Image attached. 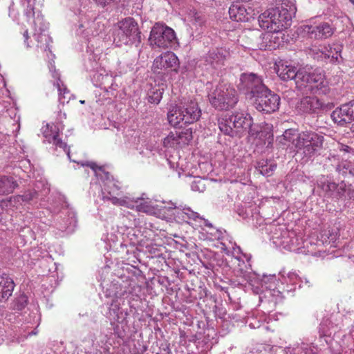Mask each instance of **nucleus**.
I'll list each match as a JSON object with an SVG mask.
<instances>
[{"mask_svg":"<svg viewBox=\"0 0 354 354\" xmlns=\"http://www.w3.org/2000/svg\"><path fill=\"white\" fill-rule=\"evenodd\" d=\"M108 198L109 201H110L113 205L124 206L131 209L135 208L136 198H131L127 196H124L120 198L116 196H111Z\"/></svg>","mask_w":354,"mask_h":354,"instance_id":"nucleus-35","label":"nucleus"},{"mask_svg":"<svg viewBox=\"0 0 354 354\" xmlns=\"http://www.w3.org/2000/svg\"><path fill=\"white\" fill-rule=\"evenodd\" d=\"M174 209H176L175 217L183 221L187 222V220L196 221L199 218L198 213L193 211L189 207L186 205H174Z\"/></svg>","mask_w":354,"mask_h":354,"instance_id":"nucleus-26","label":"nucleus"},{"mask_svg":"<svg viewBox=\"0 0 354 354\" xmlns=\"http://www.w3.org/2000/svg\"><path fill=\"white\" fill-rule=\"evenodd\" d=\"M270 280L271 281L270 284L268 286H267L266 288H268L269 289H272V288H275V285H276V275L275 274H272V275L270 274L269 276V278H268V277L263 276V282L267 283V281H270Z\"/></svg>","mask_w":354,"mask_h":354,"instance_id":"nucleus-46","label":"nucleus"},{"mask_svg":"<svg viewBox=\"0 0 354 354\" xmlns=\"http://www.w3.org/2000/svg\"><path fill=\"white\" fill-rule=\"evenodd\" d=\"M304 282L308 287L311 286L310 281L307 278H304Z\"/></svg>","mask_w":354,"mask_h":354,"instance_id":"nucleus-55","label":"nucleus"},{"mask_svg":"<svg viewBox=\"0 0 354 354\" xmlns=\"http://www.w3.org/2000/svg\"><path fill=\"white\" fill-rule=\"evenodd\" d=\"M253 125L252 118L248 113L236 111L227 118H222L218 123L221 131L231 137L247 130L250 133Z\"/></svg>","mask_w":354,"mask_h":354,"instance_id":"nucleus-6","label":"nucleus"},{"mask_svg":"<svg viewBox=\"0 0 354 354\" xmlns=\"http://www.w3.org/2000/svg\"><path fill=\"white\" fill-rule=\"evenodd\" d=\"M178 64V57L172 52H167L157 57L153 63V68L156 69H167L174 68Z\"/></svg>","mask_w":354,"mask_h":354,"instance_id":"nucleus-23","label":"nucleus"},{"mask_svg":"<svg viewBox=\"0 0 354 354\" xmlns=\"http://www.w3.org/2000/svg\"><path fill=\"white\" fill-rule=\"evenodd\" d=\"M290 242H291V245H294V241H293V240H290Z\"/></svg>","mask_w":354,"mask_h":354,"instance_id":"nucleus-62","label":"nucleus"},{"mask_svg":"<svg viewBox=\"0 0 354 354\" xmlns=\"http://www.w3.org/2000/svg\"><path fill=\"white\" fill-rule=\"evenodd\" d=\"M339 155L336 154H330V156L327 158L328 160H331L332 159L334 160V161H337V164L335 165V171L342 175H345L347 174L348 171L350 168V162L346 160H342L341 162L339 161V159L337 157Z\"/></svg>","mask_w":354,"mask_h":354,"instance_id":"nucleus-34","label":"nucleus"},{"mask_svg":"<svg viewBox=\"0 0 354 354\" xmlns=\"http://www.w3.org/2000/svg\"><path fill=\"white\" fill-rule=\"evenodd\" d=\"M339 354H354V349H353V348L346 349V350L342 351V352Z\"/></svg>","mask_w":354,"mask_h":354,"instance_id":"nucleus-51","label":"nucleus"},{"mask_svg":"<svg viewBox=\"0 0 354 354\" xmlns=\"http://www.w3.org/2000/svg\"><path fill=\"white\" fill-rule=\"evenodd\" d=\"M321 187L328 196L335 198H339L346 194H349L351 190V185H346L344 180L339 183H335L330 180L326 179L322 182Z\"/></svg>","mask_w":354,"mask_h":354,"instance_id":"nucleus-15","label":"nucleus"},{"mask_svg":"<svg viewBox=\"0 0 354 354\" xmlns=\"http://www.w3.org/2000/svg\"><path fill=\"white\" fill-rule=\"evenodd\" d=\"M201 116V110L198 103L193 100L185 103L183 106H171L167 113L169 124L179 128L198 121Z\"/></svg>","mask_w":354,"mask_h":354,"instance_id":"nucleus-3","label":"nucleus"},{"mask_svg":"<svg viewBox=\"0 0 354 354\" xmlns=\"http://www.w3.org/2000/svg\"><path fill=\"white\" fill-rule=\"evenodd\" d=\"M342 51V47L339 45H333V46L328 45L324 46L322 49V54L324 58L330 59L332 62H337L339 57H340V53Z\"/></svg>","mask_w":354,"mask_h":354,"instance_id":"nucleus-30","label":"nucleus"},{"mask_svg":"<svg viewBox=\"0 0 354 354\" xmlns=\"http://www.w3.org/2000/svg\"><path fill=\"white\" fill-rule=\"evenodd\" d=\"M5 139V136L0 132V145H1V142L3 141Z\"/></svg>","mask_w":354,"mask_h":354,"instance_id":"nucleus-53","label":"nucleus"},{"mask_svg":"<svg viewBox=\"0 0 354 354\" xmlns=\"http://www.w3.org/2000/svg\"><path fill=\"white\" fill-rule=\"evenodd\" d=\"M28 304V297L21 294L16 297L12 303V308L15 310L21 311L26 308Z\"/></svg>","mask_w":354,"mask_h":354,"instance_id":"nucleus-38","label":"nucleus"},{"mask_svg":"<svg viewBox=\"0 0 354 354\" xmlns=\"http://www.w3.org/2000/svg\"><path fill=\"white\" fill-rule=\"evenodd\" d=\"M128 313L124 312L120 308V304L117 300L113 299L109 308L107 317L111 322V324L115 328L117 327V324H122L126 322Z\"/></svg>","mask_w":354,"mask_h":354,"instance_id":"nucleus-22","label":"nucleus"},{"mask_svg":"<svg viewBox=\"0 0 354 354\" xmlns=\"http://www.w3.org/2000/svg\"><path fill=\"white\" fill-rule=\"evenodd\" d=\"M15 283L8 274L0 276V300L6 301L12 294Z\"/></svg>","mask_w":354,"mask_h":354,"instance_id":"nucleus-25","label":"nucleus"},{"mask_svg":"<svg viewBox=\"0 0 354 354\" xmlns=\"http://www.w3.org/2000/svg\"><path fill=\"white\" fill-rule=\"evenodd\" d=\"M57 88L59 92V101L62 104L68 102L71 99V93L69 90L66 88L64 84L61 81L59 77H57L56 83L54 84Z\"/></svg>","mask_w":354,"mask_h":354,"instance_id":"nucleus-33","label":"nucleus"},{"mask_svg":"<svg viewBox=\"0 0 354 354\" xmlns=\"http://www.w3.org/2000/svg\"><path fill=\"white\" fill-rule=\"evenodd\" d=\"M76 223L75 212L68 205H66L65 207H62L60 215L57 220V227L61 231H72Z\"/></svg>","mask_w":354,"mask_h":354,"instance_id":"nucleus-16","label":"nucleus"},{"mask_svg":"<svg viewBox=\"0 0 354 354\" xmlns=\"http://www.w3.org/2000/svg\"><path fill=\"white\" fill-rule=\"evenodd\" d=\"M118 30L114 35V41L121 44H135L138 46L141 42V32L137 22L131 17H127L118 23Z\"/></svg>","mask_w":354,"mask_h":354,"instance_id":"nucleus-8","label":"nucleus"},{"mask_svg":"<svg viewBox=\"0 0 354 354\" xmlns=\"http://www.w3.org/2000/svg\"><path fill=\"white\" fill-rule=\"evenodd\" d=\"M278 76L283 81L293 80L297 86L299 71L292 66L283 65L278 66L277 71Z\"/></svg>","mask_w":354,"mask_h":354,"instance_id":"nucleus-27","label":"nucleus"},{"mask_svg":"<svg viewBox=\"0 0 354 354\" xmlns=\"http://www.w3.org/2000/svg\"><path fill=\"white\" fill-rule=\"evenodd\" d=\"M207 97L210 104L220 111L233 108L239 101L238 93L235 88L223 82L211 89Z\"/></svg>","mask_w":354,"mask_h":354,"instance_id":"nucleus-4","label":"nucleus"},{"mask_svg":"<svg viewBox=\"0 0 354 354\" xmlns=\"http://www.w3.org/2000/svg\"><path fill=\"white\" fill-rule=\"evenodd\" d=\"M303 32L310 38L322 39L330 37L334 33V28L328 22H322L318 24H306L302 27Z\"/></svg>","mask_w":354,"mask_h":354,"instance_id":"nucleus-14","label":"nucleus"},{"mask_svg":"<svg viewBox=\"0 0 354 354\" xmlns=\"http://www.w3.org/2000/svg\"><path fill=\"white\" fill-rule=\"evenodd\" d=\"M243 256H244L245 257H246L248 260H249V259H250V257H248L246 254H243Z\"/></svg>","mask_w":354,"mask_h":354,"instance_id":"nucleus-63","label":"nucleus"},{"mask_svg":"<svg viewBox=\"0 0 354 354\" xmlns=\"http://www.w3.org/2000/svg\"><path fill=\"white\" fill-rule=\"evenodd\" d=\"M337 325H334L332 320L326 319L322 322L319 327L321 336L330 337L337 332Z\"/></svg>","mask_w":354,"mask_h":354,"instance_id":"nucleus-32","label":"nucleus"},{"mask_svg":"<svg viewBox=\"0 0 354 354\" xmlns=\"http://www.w3.org/2000/svg\"><path fill=\"white\" fill-rule=\"evenodd\" d=\"M249 134L257 140V145H265L269 147L272 144L273 134L268 127H261L254 124L253 127L250 129Z\"/></svg>","mask_w":354,"mask_h":354,"instance_id":"nucleus-17","label":"nucleus"},{"mask_svg":"<svg viewBox=\"0 0 354 354\" xmlns=\"http://www.w3.org/2000/svg\"><path fill=\"white\" fill-rule=\"evenodd\" d=\"M288 279H290V282H292V283H295V281L299 279L301 283L304 282V280L303 279H301L300 277H299V276L297 275V273L295 272H289L288 274Z\"/></svg>","mask_w":354,"mask_h":354,"instance_id":"nucleus-49","label":"nucleus"},{"mask_svg":"<svg viewBox=\"0 0 354 354\" xmlns=\"http://www.w3.org/2000/svg\"><path fill=\"white\" fill-rule=\"evenodd\" d=\"M20 197H10L0 201V221L11 219L12 214L18 209Z\"/></svg>","mask_w":354,"mask_h":354,"instance_id":"nucleus-20","label":"nucleus"},{"mask_svg":"<svg viewBox=\"0 0 354 354\" xmlns=\"http://www.w3.org/2000/svg\"><path fill=\"white\" fill-rule=\"evenodd\" d=\"M350 335L351 337L354 339V330L351 331Z\"/></svg>","mask_w":354,"mask_h":354,"instance_id":"nucleus-59","label":"nucleus"},{"mask_svg":"<svg viewBox=\"0 0 354 354\" xmlns=\"http://www.w3.org/2000/svg\"><path fill=\"white\" fill-rule=\"evenodd\" d=\"M34 39L37 41V47L44 51H50V43L52 42L50 37L46 33L48 24L44 21L43 16L37 15L33 21Z\"/></svg>","mask_w":354,"mask_h":354,"instance_id":"nucleus-12","label":"nucleus"},{"mask_svg":"<svg viewBox=\"0 0 354 354\" xmlns=\"http://www.w3.org/2000/svg\"><path fill=\"white\" fill-rule=\"evenodd\" d=\"M97 6L104 8L106 6L109 5L111 3H124L126 0H94Z\"/></svg>","mask_w":354,"mask_h":354,"instance_id":"nucleus-45","label":"nucleus"},{"mask_svg":"<svg viewBox=\"0 0 354 354\" xmlns=\"http://www.w3.org/2000/svg\"><path fill=\"white\" fill-rule=\"evenodd\" d=\"M230 18L235 21H248L256 15L251 8H245L243 6L232 4L229 8Z\"/></svg>","mask_w":354,"mask_h":354,"instance_id":"nucleus-21","label":"nucleus"},{"mask_svg":"<svg viewBox=\"0 0 354 354\" xmlns=\"http://www.w3.org/2000/svg\"><path fill=\"white\" fill-rule=\"evenodd\" d=\"M164 89L162 88L153 87L148 92V101L151 103L158 104L163 94Z\"/></svg>","mask_w":354,"mask_h":354,"instance_id":"nucleus-36","label":"nucleus"},{"mask_svg":"<svg viewBox=\"0 0 354 354\" xmlns=\"http://www.w3.org/2000/svg\"><path fill=\"white\" fill-rule=\"evenodd\" d=\"M230 57L229 48L214 47L210 48L201 59V64L207 70H219L225 66V62Z\"/></svg>","mask_w":354,"mask_h":354,"instance_id":"nucleus-11","label":"nucleus"},{"mask_svg":"<svg viewBox=\"0 0 354 354\" xmlns=\"http://www.w3.org/2000/svg\"><path fill=\"white\" fill-rule=\"evenodd\" d=\"M277 34V32L270 30L266 33L261 34L256 39L257 48L264 50H272L278 48L281 41Z\"/></svg>","mask_w":354,"mask_h":354,"instance_id":"nucleus-18","label":"nucleus"},{"mask_svg":"<svg viewBox=\"0 0 354 354\" xmlns=\"http://www.w3.org/2000/svg\"><path fill=\"white\" fill-rule=\"evenodd\" d=\"M299 133H297L295 130L292 129H289L285 131L283 134V139L288 142H290L294 145V142L297 139V136Z\"/></svg>","mask_w":354,"mask_h":354,"instance_id":"nucleus-42","label":"nucleus"},{"mask_svg":"<svg viewBox=\"0 0 354 354\" xmlns=\"http://www.w3.org/2000/svg\"><path fill=\"white\" fill-rule=\"evenodd\" d=\"M205 225H206V226H208V227H212V225L211 223H205Z\"/></svg>","mask_w":354,"mask_h":354,"instance_id":"nucleus-60","label":"nucleus"},{"mask_svg":"<svg viewBox=\"0 0 354 354\" xmlns=\"http://www.w3.org/2000/svg\"><path fill=\"white\" fill-rule=\"evenodd\" d=\"M241 88L247 90L257 110L271 113L279 109L280 97L263 84L262 80L254 73L242 74Z\"/></svg>","mask_w":354,"mask_h":354,"instance_id":"nucleus-1","label":"nucleus"},{"mask_svg":"<svg viewBox=\"0 0 354 354\" xmlns=\"http://www.w3.org/2000/svg\"><path fill=\"white\" fill-rule=\"evenodd\" d=\"M17 181L12 176H0V194H9L17 187Z\"/></svg>","mask_w":354,"mask_h":354,"instance_id":"nucleus-28","label":"nucleus"},{"mask_svg":"<svg viewBox=\"0 0 354 354\" xmlns=\"http://www.w3.org/2000/svg\"><path fill=\"white\" fill-rule=\"evenodd\" d=\"M331 118L335 123L342 127L351 124L354 121V100L335 109L331 113Z\"/></svg>","mask_w":354,"mask_h":354,"instance_id":"nucleus-13","label":"nucleus"},{"mask_svg":"<svg viewBox=\"0 0 354 354\" xmlns=\"http://www.w3.org/2000/svg\"><path fill=\"white\" fill-rule=\"evenodd\" d=\"M336 151H339L342 153L343 156H345L346 154H354V149L352 148L351 146L341 143L337 142L335 147V149H334Z\"/></svg>","mask_w":354,"mask_h":354,"instance_id":"nucleus-41","label":"nucleus"},{"mask_svg":"<svg viewBox=\"0 0 354 354\" xmlns=\"http://www.w3.org/2000/svg\"><path fill=\"white\" fill-rule=\"evenodd\" d=\"M234 252H236V253H237V254H239V253L241 252V248H240V247H239V246H236V248H234Z\"/></svg>","mask_w":354,"mask_h":354,"instance_id":"nucleus-54","label":"nucleus"},{"mask_svg":"<svg viewBox=\"0 0 354 354\" xmlns=\"http://www.w3.org/2000/svg\"><path fill=\"white\" fill-rule=\"evenodd\" d=\"M192 138V132L189 130L183 132H171L163 140V145L165 147H174L181 142L185 143L186 141H189Z\"/></svg>","mask_w":354,"mask_h":354,"instance_id":"nucleus-24","label":"nucleus"},{"mask_svg":"<svg viewBox=\"0 0 354 354\" xmlns=\"http://www.w3.org/2000/svg\"><path fill=\"white\" fill-rule=\"evenodd\" d=\"M323 103L315 97H303L297 104V109L304 113H318L322 109Z\"/></svg>","mask_w":354,"mask_h":354,"instance_id":"nucleus-19","label":"nucleus"},{"mask_svg":"<svg viewBox=\"0 0 354 354\" xmlns=\"http://www.w3.org/2000/svg\"><path fill=\"white\" fill-rule=\"evenodd\" d=\"M111 287L114 290L117 289V285L115 283L111 284Z\"/></svg>","mask_w":354,"mask_h":354,"instance_id":"nucleus-57","label":"nucleus"},{"mask_svg":"<svg viewBox=\"0 0 354 354\" xmlns=\"http://www.w3.org/2000/svg\"><path fill=\"white\" fill-rule=\"evenodd\" d=\"M55 145L56 147L63 149L65 151H67L68 149L67 148V145L60 138H59L58 136H53V138L51 140V142Z\"/></svg>","mask_w":354,"mask_h":354,"instance_id":"nucleus-44","label":"nucleus"},{"mask_svg":"<svg viewBox=\"0 0 354 354\" xmlns=\"http://www.w3.org/2000/svg\"><path fill=\"white\" fill-rule=\"evenodd\" d=\"M276 167V164L263 159L257 161L256 165V169L259 173L266 176H270Z\"/></svg>","mask_w":354,"mask_h":354,"instance_id":"nucleus-31","label":"nucleus"},{"mask_svg":"<svg viewBox=\"0 0 354 354\" xmlns=\"http://www.w3.org/2000/svg\"><path fill=\"white\" fill-rule=\"evenodd\" d=\"M324 136L313 131H304L297 136L294 146L304 156L310 158L323 145Z\"/></svg>","mask_w":354,"mask_h":354,"instance_id":"nucleus-7","label":"nucleus"},{"mask_svg":"<svg viewBox=\"0 0 354 354\" xmlns=\"http://www.w3.org/2000/svg\"><path fill=\"white\" fill-rule=\"evenodd\" d=\"M150 203L151 201L148 198H136L135 209L138 212H147L150 210Z\"/></svg>","mask_w":354,"mask_h":354,"instance_id":"nucleus-39","label":"nucleus"},{"mask_svg":"<svg viewBox=\"0 0 354 354\" xmlns=\"http://www.w3.org/2000/svg\"><path fill=\"white\" fill-rule=\"evenodd\" d=\"M263 348H264L265 351H268L270 354H276L278 351H281V352L283 351L280 347H277V346H263Z\"/></svg>","mask_w":354,"mask_h":354,"instance_id":"nucleus-48","label":"nucleus"},{"mask_svg":"<svg viewBox=\"0 0 354 354\" xmlns=\"http://www.w3.org/2000/svg\"><path fill=\"white\" fill-rule=\"evenodd\" d=\"M25 15L28 18L35 17L34 6L33 4H28L27 8L25 10Z\"/></svg>","mask_w":354,"mask_h":354,"instance_id":"nucleus-47","label":"nucleus"},{"mask_svg":"<svg viewBox=\"0 0 354 354\" xmlns=\"http://www.w3.org/2000/svg\"><path fill=\"white\" fill-rule=\"evenodd\" d=\"M26 1H27V3H28V4H33V3H32V2H33L35 0H26Z\"/></svg>","mask_w":354,"mask_h":354,"instance_id":"nucleus-58","label":"nucleus"},{"mask_svg":"<svg viewBox=\"0 0 354 354\" xmlns=\"http://www.w3.org/2000/svg\"><path fill=\"white\" fill-rule=\"evenodd\" d=\"M59 132V128L54 124H47L46 127L42 128V133L48 140V142H51L53 136H58Z\"/></svg>","mask_w":354,"mask_h":354,"instance_id":"nucleus-37","label":"nucleus"},{"mask_svg":"<svg viewBox=\"0 0 354 354\" xmlns=\"http://www.w3.org/2000/svg\"><path fill=\"white\" fill-rule=\"evenodd\" d=\"M296 10L292 1H283L281 6L269 9L259 16V25L263 29L278 33L290 26Z\"/></svg>","mask_w":354,"mask_h":354,"instance_id":"nucleus-2","label":"nucleus"},{"mask_svg":"<svg viewBox=\"0 0 354 354\" xmlns=\"http://www.w3.org/2000/svg\"><path fill=\"white\" fill-rule=\"evenodd\" d=\"M94 77H97V81L99 82L97 85L106 91L109 89L115 90L117 87V85L114 83V77H113L112 75H109L108 73H96L95 74Z\"/></svg>","mask_w":354,"mask_h":354,"instance_id":"nucleus-29","label":"nucleus"},{"mask_svg":"<svg viewBox=\"0 0 354 354\" xmlns=\"http://www.w3.org/2000/svg\"><path fill=\"white\" fill-rule=\"evenodd\" d=\"M248 354H266L265 353H263L262 351H260L258 352L257 351H250L248 353Z\"/></svg>","mask_w":354,"mask_h":354,"instance_id":"nucleus-52","label":"nucleus"},{"mask_svg":"<svg viewBox=\"0 0 354 354\" xmlns=\"http://www.w3.org/2000/svg\"><path fill=\"white\" fill-rule=\"evenodd\" d=\"M297 88L303 92L315 94H326L328 91V82L324 73L319 70L313 72L299 70Z\"/></svg>","mask_w":354,"mask_h":354,"instance_id":"nucleus-5","label":"nucleus"},{"mask_svg":"<svg viewBox=\"0 0 354 354\" xmlns=\"http://www.w3.org/2000/svg\"><path fill=\"white\" fill-rule=\"evenodd\" d=\"M106 295L107 297H111V296H112V295H111V292H110V293H107V292H106ZM122 295H124V293H123V292H121V293H120V292H117V291H115V292H114V293L113 294V296H114L115 298H120Z\"/></svg>","mask_w":354,"mask_h":354,"instance_id":"nucleus-50","label":"nucleus"},{"mask_svg":"<svg viewBox=\"0 0 354 354\" xmlns=\"http://www.w3.org/2000/svg\"><path fill=\"white\" fill-rule=\"evenodd\" d=\"M149 41L150 45L160 48H171L175 43L176 34L173 29L164 24L156 23L152 28Z\"/></svg>","mask_w":354,"mask_h":354,"instance_id":"nucleus-9","label":"nucleus"},{"mask_svg":"<svg viewBox=\"0 0 354 354\" xmlns=\"http://www.w3.org/2000/svg\"><path fill=\"white\" fill-rule=\"evenodd\" d=\"M24 39H25V42H26V41L28 40V31H25V32L24 33Z\"/></svg>","mask_w":354,"mask_h":354,"instance_id":"nucleus-56","label":"nucleus"},{"mask_svg":"<svg viewBox=\"0 0 354 354\" xmlns=\"http://www.w3.org/2000/svg\"><path fill=\"white\" fill-rule=\"evenodd\" d=\"M37 195V193L35 191H28L25 192L22 196L18 195L15 196V197H20V199L19 200L18 206L21 205V201H26L28 202L32 200H33L36 196Z\"/></svg>","mask_w":354,"mask_h":354,"instance_id":"nucleus-43","label":"nucleus"},{"mask_svg":"<svg viewBox=\"0 0 354 354\" xmlns=\"http://www.w3.org/2000/svg\"><path fill=\"white\" fill-rule=\"evenodd\" d=\"M235 258H236L237 260H239V261H240V260H241V257H238V256H237V257H236Z\"/></svg>","mask_w":354,"mask_h":354,"instance_id":"nucleus-61","label":"nucleus"},{"mask_svg":"<svg viewBox=\"0 0 354 354\" xmlns=\"http://www.w3.org/2000/svg\"><path fill=\"white\" fill-rule=\"evenodd\" d=\"M207 180L197 178L191 184L192 190L194 192H203L206 189Z\"/></svg>","mask_w":354,"mask_h":354,"instance_id":"nucleus-40","label":"nucleus"},{"mask_svg":"<svg viewBox=\"0 0 354 354\" xmlns=\"http://www.w3.org/2000/svg\"><path fill=\"white\" fill-rule=\"evenodd\" d=\"M82 166L90 167L94 172L95 176L103 183L104 198L109 201L108 197L115 196V194L120 189L118 182L115 180L112 176L106 171L102 167L97 166L93 162H79Z\"/></svg>","mask_w":354,"mask_h":354,"instance_id":"nucleus-10","label":"nucleus"},{"mask_svg":"<svg viewBox=\"0 0 354 354\" xmlns=\"http://www.w3.org/2000/svg\"><path fill=\"white\" fill-rule=\"evenodd\" d=\"M80 102H81L82 104H84V101H80Z\"/></svg>","mask_w":354,"mask_h":354,"instance_id":"nucleus-64","label":"nucleus"}]
</instances>
